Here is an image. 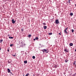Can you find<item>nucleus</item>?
Returning a JSON list of instances; mask_svg holds the SVG:
<instances>
[{"label": "nucleus", "instance_id": "1", "mask_svg": "<svg viewBox=\"0 0 76 76\" xmlns=\"http://www.w3.org/2000/svg\"><path fill=\"white\" fill-rule=\"evenodd\" d=\"M68 29V27H66L65 28V30H64V32L65 33H66V34H68V32H67L66 30H67Z\"/></svg>", "mask_w": 76, "mask_h": 76}, {"label": "nucleus", "instance_id": "2", "mask_svg": "<svg viewBox=\"0 0 76 76\" xmlns=\"http://www.w3.org/2000/svg\"><path fill=\"white\" fill-rule=\"evenodd\" d=\"M55 22L56 24H58V23H59V21H58V20H55Z\"/></svg>", "mask_w": 76, "mask_h": 76}, {"label": "nucleus", "instance_id": "3", "mask_svg": "<svg viewBox=\"0 0 76 76\" xmlns=\"http://www.w3.org/2000/svg\"><path fill=\"white\" fill-rule=\"evenodd\" d=\"M42 51L43 52V53H45V52H46V51H47V50L44 49L43 50H42Z\"/></svg>", "mask_w": 76, "mask_h": 76}, {"label": "nucleus", "instance_id": "4", "mask_svg": "<svg viewBox=\"0 0 76 76\" xmlns=\"http://www.w3.org/2000/svg\"><path fill=\"white\" fill-rule=\"evenodd\" d=\"M11 21L12 22V23L14 24L15 22H16V21H14V20L13 19H12V20Z\"/></svg>", "mask_w": 76, "mask_h": 76}, {"label": "nucleus", "instance_id": "5", "mask_svg": "<svg viewBox=\"0 0 76 76\" xmlns=\"http://www.w3.org/2000/svg\"><path fill=\"white\" fill-rule=\"evenodd\" d=\"M76 61H75L73 63V65H74V66H76Z\"/></svg>", "mask_w": 76, "mask_h": 76}, {"label": "nucleus", "instance_id": "6", "mask_svg": "<svg viewBox=\"0 0 76 76\" xmlns=\"http://www.w3.org/2000/svg\"><path fill=\"white\" fill-rule=\"evenodd\" d=\"M64 51H65V52H66V53H67V52H68V50H67L66 49H64Z\"/></svg>", "mask_w": 76, "mask_h": 76}, {"label": "nucleus", "instance_id": "7", "mask_svg": "<svg viewBox=\"0 0 76 76\" xmlns=\"http://www.w3.org/2000/svg\"><path fill=\"white\" fill-rule=\"evenodd\" d=\"M43 28L44 29H47V26H44L43 27Z\"/></svg>", "mask_w": 76, "mask_h": 76}, {"label": "nucleus", "instance_id": "8", "mask_svg": "<svg viewBox=\"0 0 76 76\" xmlns=\"http://www.w3.org/2000/svg\"><path fill=\"white\" fill-rule=\"evenodd\" d=\"M8 70V73H10V69H7Z\"/></svg>", "mask_w": 76, "mask_h": 76}, {"label": "nucleus", "instance_id": "9", "mask_svg": "<svg viewBox=\"0 0 76 76\" xmlns=\"http://www.w3.org/2000/svg\"><path fill=\"white\" fill-rule=\"evenodd\" d=\"M73 43H70L69 44V45H70V46H73Z\"/></svg>", "mask_w": 76, "mask_h": 76}, {"label": "nucleus", "instance_id": "10", "mask_svg": "<svg viewBox=\"0 0 76 76\" xmlns=\"http://www.w3.org/2000/svg\"><path fill=\"white\" fill-rule=\"evenodd\" d=\"M70 16H73V14L72 13H71L70 14Z\"/></svg>", "mask_w": 76, "mask_h": 76}, {"label": "nucleus", "instance_id": "11", "mask_svg": "<svg viewBox=\"0 0 76 76\" xmlns=\"http://www.w3.org/2000/svg\"><path fill=\"white\" fill-rule=\"evenodd\" d=\"M31 34H29L28 35V38H31Z\"/></svg>", "mask_w": 76, "mask_h": 76}, {"label": "nucleus", "instance_id": "12", "mask_svg": "<svg viewBox=\"0 0 76 76\" xmlns=\"http://www.w3.org/2000/svg\"><path fill=\"white\" fill-rule=\"evenodd\" d=\"M27 61H24V63H25V64H26L27 63Z\"/></svg>", "mask_w": 76, "mask_h": 76}, {"label": "nucleus", "instance_id": "13", "mask_svg": "<svg viewBox=\"0 0 76 76\" xmlns=\"http://www.w3.org/2000/svg\"><path fill=\"white\" fill-rule=\"evenodd\" d=\"M9 38H10V39H12V38H13V37H9Z\"/></svg>", "mask_w": 76, "mask_h": 76}, {"label": "nucleus", "instance_id": "14", "mask_svg": "<svg viewBox=\"0 0 76 76\" xmlns=\"http://www.w3.org/2000/svg\"><path fill=\"white\" fill-rule=\"evenodd\" d=\"M28 75H29V73H27V74L25 76H28Z\"/></svg>", "mask_w": 76, "mask_h": 76}, {"label": "nucleus", "instance_id": "15", "mask_svg": "<svg viewBox=\"0 0 76 76\" xmlns=\"http://www.w3.org/2000/svg\"><path fill=\"white\" fill-rule=\"evenodd\" d=\"M32 58L33 59H35V57L34 56H32Z\"/></svg>", "mask_w": 76, "mask_h": 76}, {"label": "nucleus", "instance_id": "16", "mask_svg": "<svg viewBox=\"0 0 76 76\" xmlns=\"http://www.w3.org/2000/svg\"><path fill=\"white\" fill-rule=\"evenodd\" d=\"M69 61V60H68V59H66L65 60V62L67 63V61Z\"/></svg>", "mask_w": 76, "mask_h": 76}, {"label": "nucleus", "instance_id": "17", "mask_svg": "<svg viewBox=\"0 0 76 76\" xmlns=\"http://www.w3.org/2000/svg\"><path fill=\"white\" fill-rule=\"evenodd\" d=\"M2 42H3V40H2V39H1V40H0V42L1 43Z\"/></svg>", "mask_w": 76, "mask_h": 76}, {"label": "nucleus", "instance_id": "18", "mask_svg": "<svg viewBox=\"0 0 76 76\" xmlns=\"http://www.w3.org/2000/svg\"><path fill=\"white\" fill-rule=\"evenodd\" d=\"M43 25H46V23H42Z\"/></svg>", "mask_w": 76, "mask_h": 76}, {"label": "nucleus", "instance_id": "19", "mask_svg": "<svg viewBox=\"0 0 76 76\" xmlns=\"http://www.w3.org/2000/svg\"><path fill=\"white\" fill-rule=\"evenodd\" d=\"M53 34V33H49V35H52Z\"/></svg>", "mask_w": 76, "mask_h": 76}, {"label": "nucleus", "instance_id": "20", "mask_svg": "<svg viewBox=\"0 0 76 76\" xmlns=\"http://www.w3.org/2000/svg\"><path fill=\"white\" fill-rule=\"evenodd\" d=\"M35 39H36L37 40L38 39V37H37L35 38Z\"/></svg>", "mask_w": 76, "mask_h": 76}, {"label": "nucleus", "instance_id": "21", "mask_svg": "<svg viewBox=\"0 0 76 76\" xmlns=\"http://www.w3.org/2000/svg\"><path fill=\"white\" fill-rule=\"evenodd\" d=\"M13 44H12L10 45V46L12 47L13 46Z\"/></svg>", "mask_w": 76, "mask_h": 76}, {"label": "nucleus", "instance_id": "22", "mask_svg": "<svg viewBox=\"0 0 76 76\" xmlns=\"http://www.w3.org/2000/svg\"><path fill=\"white\" fill-rule=\"evenodd\" d=\"M72 33L73 32H74V30H73V29H72Z\"/></svg>", "mask_w": 76, "mask_h": 76}, {"label": "nucleus", "instance_id": "23", "mask_svg": "<svg viewBox=\"0 0 76 76\" xmlns=\"http://www.w3.org/2000/svg\"><path fill=\"white\" fill-rule=\"evenodd\" d=\"M21 31H23V29L21 28Z\"/></svg>", "mask_w": 76, "mask_h": 76}, {"label": "nucleus", "instance_id": "24", "mask_svg": "<svg viewBox=\"0 0 76 76\" xmlns=\"http://www.w3.org/2000/svg\"><path fill=\"white\" fill-rule=\"evenodd\" d=\"M7 51L8 52L9 51V49H7Z\"/></svg>", "mask_w": 76, "mask_h": 76}, {"label": "nucleus", "instance_id": "25", "mask_svg": "<svg viewBox=\"0 0 76 76\" xmlns=\"http://www.w3.org/2000/svg\"><path fill=\"white\" fill-rule=\"evenodd\" d=\"M58 34L59 35H61V33H59Z\"/></svg>", "mask_w": 76, "mask_h": 76}, {"label": "nucleus", "instance_id": "26", "mask_svg": "<svg viewBox=\"0 0 76 76\" xmlns=\"http://www.w3.org/2000/svg\"><path fill=\"white\" fill-rule=\"evenodd\" d=\"M8 63H11V62H10V61H8Z\"/></svg>", "mask_w": 76, "mask_h": 76}, {"label": "nucleus", "instance_id": "27", "mask_svg": "<svg viewBox=\"0 0 76 76\" xmlns=\"http://www.w3.org/2000/svg\"><path fill=\"white\" fill-rule=\"evenodd\" d=\"M35 39H34V41H35Z\"/></svg>", "mask_w": 76, "mask_h": 76}, {"label": "nucleus", "instance_id": "28", "mask_svg": "<svg viewBox=\"0 0 76 76\" xmlns=\"http://www.w3.org/2000/svg\"><path fill=\"white\" fill-rule=\"evenodd\" d=\"M68 1H69V2H70V0H69Z\"/></svg>", "mask_w": 76, "mask_h": 76}, {"label": "nucleus", "instance_id": "29", "mask_svg": "<svg viewBox=\"0 0 76 76\" xmlns=\"http://www.w3.org/2000/svg\"><path fill=\"white\" fill-rule=\"evenodd\" d=\"M13 56H14V57H15V56H16V55H14Z\"/></svg>", "mask_w": 76, "mask_h": 76}, {"label": "nucleus", "instance_id": "30", "mask_svg": "<svg viewBox=\"0 0 76 76\" xmlns=\"http://www.w3.org/2000/svg\"><path fill=\"white\" fill-rule=\"evenodd\" d=\"M75 51L76 52V49L75 50Z\"/></svg>", "mask_w": 76, "mask_h": 76}, {"label": "nucleus", "instance_id": "31", "mask_svg": "<svg viewBox=\"0 0 76 76\" xmlns=\"http://www.w3.org/2000/svg\"><path fill=\"white\" fill-rule=\"evenodd\" d=\"M1 50V48H0V50Z\"/></svg>", "mask_w": 76, "mask_h": 76}, {"label": "nucleus", "instance_id": "32", "mask_svg": "<svg viewBox=\"0 0 76 76\" xmlns=\"http://www.w3.org/2000/svg\"><path fill=\"white\" fill-rule=\"evenodd\" d=\"M69 2V3H70V2Z\"/></svg>", "mask_w": 76, "mask_h": 76}, {"label": "nucleus", "instance_id": "33", "mask_svg": "<svg viewBox=\"0 0 76 76\" xmlns=\"http://www.w3.org/2000/svg\"><path fill=\"white\" fill-rule=\"evenodd\" d=\"M12 75H13V74H12Z\"/></svg>", "mask_w": 76, "mask_h": 76}, {"label": "nucleus", "instance_id": "34", "mask_svg": "<svg viewBox=\"0 0 76 76\" xmlns=\"http://www.w3.org/2000/svg\"><path fill=\"white\" fill-rule=\"evenodd\" d=\"M33 76H35V75H34Z\"/></svg>", "mask_w": 76, "mask_h": 76}, {"label": "nucleus", "instance_id": "35", "mask_svg": "<svg viewBox=\"0 0 76 76\" xmlns=\"http://www.w3.org/2000/svg\"><path fill=\"white\" fill-rule=\"evenodd\" d=\"M46 53H48V52H47Z\"/></svg>", "mask_w": 76, "mask_h": 76}, {"label": "nucleus", "instance_id": "36", "mask_svg": "<svg viewBox=\"0 0 76 76\" xmlns=\"http://www.w3.org/2000/svg\"><path fill=\"white\" fill-rule=\"evenodd\" d=\"M10 73H11V74H12V72H10Z\"/></svg>", "mask_w": 76, "mask_h": 76}, {"label": "nucleus", "instance_id": "37", "mask_svg": "<svg viewBox=\"0 0 76 76\" xmlns=\"http://www.w3.org/2000/svg\"><path fill=\"white\" fill-rule=\"evenodd\" d=\"M67 3H68V2H67Z\"/></svg>", "mask_w": 76, "mask_h": 76}, {"label": "nucleus", "instance_id": "38", "mask_svg": "<svg viewBox=\"0 0 76 76\" xmlns=\"http://www.w3.org/2000/svg\"><path fill=\"white\" fill-rule=\"evenodd\" d=\"M75 74L76 75V73H75Z\"/></svg>", "mask_w": 76, "mask_h": 76}]
</instances>
